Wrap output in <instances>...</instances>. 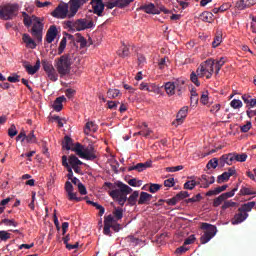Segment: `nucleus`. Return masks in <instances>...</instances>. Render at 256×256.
<instances>
[{"mask_svg":"<svg viewBox=\"0 0 256 256\" xmlns=\"http://www.w3.org/2000/svg\"><path fill=\"white\" fill-rule=\"evenodd\" d=\"M65 191L67 193V197L69 201H75L76 203H79L80 201H83V198L77 197V193L73 192V184H71L70 181H67L65 183Z\"/></svg>","mask_w":256,"mask_h":256,"instance_id":"11","label":"nucleus"},{"mask_svg":"<svg viewBox=\"0 0 256 256\" xmlns=\"http://www.w3.org/2000/svg\"><path fill=\"white\" fill-rule=\"evenodd\" d=\"M229 179H231V177L226 172H224L217 177V183H225L229 181Z\"/></svg>","mask_w":256,"mask_h":256,"instance_id":"48","label":"nucleus"},{"mask_svg":"<svg viewBox=\"0 0 256 256\" xmlns=\"http://www.w3.org/2000/svg\"><path fill=\"white\" fill-rule=\"evenodd\" d=\"M198 181H200V187L202 189H209L210 185H213V183H215V177L203 174L200 178H198Z\"/></svg>","mask_w":256,"mask_h":256,"instance_id":"13","label":"nucleus"},{"mask_svg":"<svg viewBox=\"0 0 256 256\" xmlns=\"http://www.w3.org/2000/svg\"><path fill=\"white\" fill-rule=\"evenodd\" d=\"M73 150L78 157L86 159V161H95V159H97V151H95V147H93V145L85 147L81 143L77 142Z\"/></svg>","mask_w":256,"mask_h":256,"instance_id":"2","label":"nucleus"},{"mask_svg":"<svg viewBox=\"0 0 256 256\" xmlns=\"http://www.w3.org/2000/svg\"><path fill=\"white\" fill-rule=\"evenodd\" d=\"M188 112H189V107H187V106H184L179 110V112L176 116L177 125H181V123H183L185 117H187Z\"/></svg>","mask_w":256,"mask_h":256,"instance_id":"21","label":"nucleus"},{"mask_svg":"<svg viewBox=\"0 0 256 256\" xmlns=\"http://www.w3.org/2000/svg\"><path fill=\"white\" fill-rule=\"evenodd\" d=\"M223 202H225V200L223 199V196L220 195L217 198L214 199L213 201V207H219L220 205L223 204Z\"/></svg>","mask_w":256,"mask_h":256,"instance_id":"61","label":"nucleus"},{"mask_svg":"<svg viewBox=\"0 0 256 256\" xmlns=\"http://www.w3.org/2000/svg\"><path fill=\"white\" fill-rule=\"evenodd\" d=\"M239 191V184H237V187L233 188L230 192H225L222 195V198L224 201H227V199H230V197H235V193Z\"/></svg>","mask_w":256,"mask_h":256,"instance_id":"33","label":"nucleus"},{"mask_svg":"<svg viewBox=\"0 0 256 256\" xmlns=\"http://www.w3.org/2000/svg\"><path fill=\"white\" fill-rule=\"evenodd\" d=\"M119 57H129V47L123 45L122 48L118 51Z\"/></svg>","mask_w":256,"mask_h":256,"instance_id":"43","label":"nucleus"},{"mask_svg":"<svg viewBox=\"0 0 256 256\" xmlns=\"http://www.w3.org/2000/svg\"><path fill=\"white\" fill-rule=\"evenodd\" d=\"M240 195H256V191H253L251 188L242 186L240 189Z\"/></svg>","mask_w":256,"mask_h":256,"instance_id":"44","label":"nucleus"},{"mask_svg":"<svg viewBox=\"0 0 256 256\" xmlns=\"http://www.w3.org/2000/svg\"><path fill=\"white\" fill-rule=\"evenodd\" d=\"M87 1L89 0H70L69 3V7H70V12L68 17L71 19L73 17H75V15H77V12L79 11V9H81V7H83V5H85V3H87Z\"/></svg>","mask_w":256,"mask_h":256,"instance_id":"10","label":"nucleus"},{"mask_svg":"<svg viewBox=\"0 0 256 256\" xmlns=\"http://www.w3.org/2000/svg\"><path fill=\"white\" fill-rule=\"evenodd\" d=\"M27 143H36L37 138L35 137V131H31L28 135H26Z\"/></svg>","mask_w":256,"mask_h":256,"instance_id":"52","label":"nucleus"},{"mask_svg":"<svg viewBox=\"0 0 256 256\" xmlns=\"http://www.w3.org/2000/svg\"><path fill=\"white\" fill-rule=\"evenodd\" d=\"M137 199H139V191H134L129 198H127V201L129 203V205H131L132 207L134 205H136L137 203Z\"/></svg>","mask_w":256,"mask_h":256,"instance_id":"34","label":"nucleus"},{"mask_svg":"<svg viewBox=\"0 0 256 256\" xmlns=\"http://www.w3.org/2000/svg\"><path fill=\"white\" fill-rule=\"evenodd\" d=\"M237 202H233L231 200H224V203L222 205V210L225 211L226 209H229L230 207H236Z\"/></svg>","mask_w":256,"mask_h":256,"instance_id":"50","label":"nucleus"},{"mask_svg":"<svg viewBox=\"0 0 256 256\" xmlns=\"http://www.w3.org/2000/svg\"><path fill=\"white\" fill-rule=\"evenodd\" d=\"M161 187H162V185H160V184L151 183L150 186H149L148 191L150 193H157V191H159L161 189Z\"/></svg>","mask_w":256,"mask_h":256,"instance_id":"58","label":"nucleus"},{"mask_svg":"<svg viewBox=\"0 0 256 256\" xmlns=\"http://www.w3.org/2000/svg\"><path fill=\"white\" fill-rule=\"evenodd\" d=\"M18 131H17V127L15 126V124H12L10 126V128L8 129V135L9 137H15L17 135Z\"/></svg>","mask_w":256,"mask_h":256,"instance_id":"60","label":"nucleus"},{"mask_svg":"<svg viewBox=\"0 0 256 256\" xmlns=\"http://www.w3.org/2000/svg\"><path fill=\"white\" fill-rule=\"evenodd\" d=\"M247 217H249V214L243 211H238V213H236L231 221L232 225H239V223H243V221H245V219H247Z\"/></svg>","mask_w":256,"mask_h":256,"instance_id":"15","label":"nucleus"},{"mask_svg":"<svg viewBox=\"0 0 256 256\" xmlns=\"http://www.w3.org/2000/svg\"><path fill=\"white\" fill-rule=\"evenodd\" d=\"M124 241H126V243H129V245L132 247H137V245H139V238H136L133 235L127 236Z\"/></svg>","mask_w":256,"mask_h":256,"instance_id":"35","label":"nucleus"},{"mask_svg":"<svg viewBox=\"0 0 256 256\" xmlns=\"http://www.w3.org/2000/svg\"><path fill=\"white\" fill-rule=\"evenodd\" d=\"M200 229L205 231L204 235L200 237V242L202 245H205V243H209L214 238V236L217 235V226L213 224L202 222Z\"/></svg>","mask_w":256,"mask_h":256,"instance_id":"4","label":"nucleus"},{"mask_svg":"<svg viewBox=\"0 0 256 256\" xmlns=\"http://www.w3.org/2000/svg\"><path fill=\"white\" fill-rule=\"evenodd\" d=\"M104 185L105 187H108V189H114L109 193V195L110 197H112V199H114V201H117L118 204L121 205L122 207L127 202V195L133 192V189L129 187L127 184H124L123 182L116 183V186L119 189H115V184L110 182H105Z\"/></svg>","mask_w":256,"mask_h":256,"instance_id":"1","label":"nucleus"},{"mask_svg":"<svg viewBox=\"0 0 256 256\" xmlns=\"http://www.w3.org/2000/svg\"><path fill=\"white\" fill-rule=\"evenodd\" d=\"M62 165H63V167H66V169L68 171L67 177H68V179L71 180L73 178V168L71 166H69V162H67L66 155L62 156Z\"/></svg>","mask_w":256,"mask_h":256,"instance_id":"30","label":"nucleus"},{"mask_svg":"<svg viewBox=\"0 0 256 256\" xmlns=\"http://www.w3.org/2000/svg\"><path fill=\"white\" fill-rule=\"evenodd\" d=\"M230 106L233 109H241V107H243V102H241V100L234 99L231 101Z\"/></svg>","mask_w":256,"mask_h":256,"instance_id":"53","label":"nucleus"},{"mask_svg":"<svg viewBox=\"0 0 256 256\" xmlns=\"http://www.w3.org/2000/svg\"><path fill=\"white\" fill-rule=\"evenodd\" d=\"M66 47H67V38L63 37L60 42V46L58 48V55H61L65 51Z\"/></svg>","mask_w":256,"mask_h":256,"instance_id":"47","label":"nucleus"},{"mask_svg":"<svg viewBox=\"0 0 256 256\" xmlns=\"http://www.w3.org/2000/svg\"><path fill=\"white\" fill-rule=\"evenodd\" d=\"M48 75V78L50 79V81H57L59 79V75L57 74V71H55V68L49 72H46Z\"/></svg>","mask_w":256,"mask_h":256,"instance_id":"45","label":"nucleus"},{"mask_svg":"<svg viewBox=\"0 0 256 256\" xmlns=\"http://www.w3.org/2000/svg\"><path fill=\"white\" fill-rule=\"evenodd\" d=\"M204 67L206 69V73H214L215 69V59H208L204 62Z\"/></svg>","mask_w":256,"mask_h":256,"instance_id":"31","label":"nucleus"},{"mask_svg":"<svg viewBox=\"0 0 256 256\" xmlns=\"http://www.w3.org/2000/svg\"><path fill=\"white\" fill-rule=\"evenodd\" d=\"M113 215L115 217V219H117L118 221L120 219H123V209L121 208H116L114 211H113Z\"/></svg>","mask_w":256,"mask_h":256,"instance_id":"56","label":"nucleus"},{"mask_svg":"<svg viewBox=\"0 0 256 256\" xmlns=\"http://www.w3.org/2000/svg\"><path fill=\"white\" fill-rule=\"evenodd\" d=\"M32 19L34 24L32 26L31 34L38 43H41V41H43V23H41V18L35 15H32Z\"/></svg>","mask_w":256,"mask_h":256,"instance_id":"7","label":"nucleus"},{"mask_svg":"<svg viewBox=\"0 0 256 256\" xmlns=\"http://www.w3.org/2000/svg\"><path fill=\"white\" fill-rule=\"evenodd\" d=\"M201 199H203V197L201 196V194H197L196 196L187 199V200H186V203H197V202H199Z\"/></svg>","mask_w":256,"mask_h":256,"instance_id":"63","label":"nucleus"},{"mask_svg":"<svg viewBox=\"0 0 256 256\" xmlns=\"http://www.w3.org/2000/svg\"><path fill=\"white\" fill-rule=\"evenodd\" d=\"M119 95H121V91H119V89H109L107 92V97H109V99H115L119 97Z\"/></svg>","mask_w":256,"mask_h":256,"instance_id":"40","label":"nucleus"},{"mask_svg":"<svg viewBox=\"0 0 256 256\" xmlns=\"http://www.w3.org/2000/svg\"><path fill=\"white\" fill-rule=\"evenodd\" d=\"M253 207H255V201L247 202L243 204L240 208H238V211H242L243 213H249Z\"/></svg>","mask_w":256,"mask_h":256,"instance_id":"32","label":"nucleus"},{"mask_svg":"<svg viewBox=\"0 0 256 256\" xmlns=\"http://www.w3.org/2000/svg\"><path fill=\"white\" fill-rule=\"evenodd\" d=\"M19 15V4L7 3L0 6V19L2 21H11Z\"/></svg>","mask_w":256,"mask_h":256,"instance_id":"3","label":"nucleus"},{"mask_svg":"<svg viewBox=\"0 0 256 256\" xmlns=\"http://www.w3.org/2000/svg\"><path fill=\"white\" fill-rule=\"evenodd\" d=\"M173 83L177 91V95L181 97V95H183V91H185V78H178Z\"/></svg>","mask_w":256,"mask_h":256,"instance_id":"16","label":"nucleus"},{"mask_svg":"<svg viewBox=\"0 0 256 256\" xmlns=\"http://www.w3.org/2000/svg\"><path fill=\"white\" fill-rule=\"evenodd\" d=\"M235 159L239 163H245V161H247V154H245V153H242V154L235 153Z\"/></svg>","mask_w":256,"mask_h":256,"instance_id":"57","label":"nucleus"},{"mask_svg":"<svg viewBox=\"0 0 256 256\" xmlns=\"http://www.w3.org/2000/svg\"><path fill=\"white\" fill-rule=\"evenodd\" d=\"M8 239H11V233L1 230L0 231V241H8Z\"/></svg>","mask_w":256,"mask_h":256,"instance_id":"54","label":"nucleus"},{"mask_svg":"<svg viewBox=\"0 0 256 256\" xmlns=\"http://www.w3.org/2000/svg\"><path fill=\"white\" fill-rule=\"evenodd\" d=\"M227 187H229V185L225 184L223 186L216 187L214 190H209L206 193V197H212V195H219V193H223V191H227Z\"/></svg>","mask_w":256,"mask_h":256,"instance_id":"24","label":"nucleus"},{"mask_svg":"<svg viewBox=\"0 0 256 256\" xmlns=\"http://www.w3.org/2000/svg\"><path fill=\"white\" fill-rule=\"evenodd\" d=\"M165 203H167V205H170V206L177 205V203H179V198L176 195L171 199L165 200Z\"/></svg>","mask_w":256,"mask_h":256,"instance_id":"64","label":"nucleus"},{"mask_svg":"<svg viewBox=\"0 0 256 256\" xmlns=\"http://www.w3.org/2000/svg\"><path fill=\"white\" fill-rule=\"evenodd\" d=\"M164 89L167 93V95H169V97H173V95H175V84L173 82H166L164 84Z\"/></svg>","mask_w":256,"mask_h":256,"instance_id":"29","label":"nucleus"},{"mask_svg":"<svg viewBox=\"0 0 256 256\" xmlns=\"http://www.w3.org/2000/svg\"><path fill=\"white\" fill-rule=\"evenodd\" d=\"M151 199H153V195L147 192H141L138 199V205H149Z\"/></svg>","mask_w":256,"mask_h":256,"instance_id":"19","label":"nucleus"},{"mask_svg":"<svg viewBox=\"0 0 256 256\" xmlns=\"http://www.w3.org/2000/svg\"><path fill=\"white\" fill-rule=\"evenodd\" d=\"M242 101H244L246 109L248 110L256 107V99L252 98L249 94L242 95Z\"/></svg>","mask_w":256,"mask_h":256,"instance_id":"20","label":"nucleus"},{"mask_svg":"<svg viewBox=\"0 0 256 256\" xmlns=\"http://www.w3.org/2000/svg\"><path fill=\"white\" fill-rule=\"evenodd\" d=\"M71 11V8L68 3H62L59 4L54 11L51 13L52 17H55V19H70L69 13Z\"/></svg>","mask_w":256,"mask_h":256,"instance_id":"8","label":"nucleus"},{"mask_svg":"<svg viewBox=\"0 0 256 256\" xmlns=\"http://www.w3.org/2000/svg\"><path fill=\"white\" fill-rule=\"evenodd\" d=\"M199 19L204 21V23H212L213 22V13L209 11H204L200 14Z\"/></svg>","mask_w":256,"mask_h":256,"instance_id":"28","label":"nucleus"},{"mask_svg":"<svg viewBox=\"0 0 256 256\" xmlns=\"http://www.w3.org/2000/svg\"><path fill=\"white\" fill-rule=\"evenodd\" d=\"M67 163L68 165L73 168V167H76V166H79V165H83V162L81 160H79V158L75 155H70L68 158H67Z\"/></svg>","mask_w":256,"mask_h":256,"instance_id":"26","label":"nucleus"},{"mask_svg":"<svg viewBox=\"0 0 256 256\" xmlns=\"http://www.w3.org/2000/svg\"><path fill=\"white\" fill-rule=\"evenodd\" d=\"M225 57H221L219 60H215V74L219 75V72L221 71V67H223V65H225Z\"/></svg>","mask_w":256,"mask_h":256,"instance_id":"37","label":"nucleus"},{"mask_svg":"<svg viewBox=\"0 0 256 256\" xmlns=\"http://www.w3.org/2000/svg\"><path fill=\"white\" fill-rule=\"evenodd\" d=\"M190 81L196 85V87H199L201 83L199 82V78L195 72H192L190 74Z\"/></svg>","mask_w":256,"mask_h":256,"instance_id":"55","label":"nucleus"},{"mask_svg":"<svg viewBox=\"0 0 256 256\" xmlns=\"http://www.w3.org/2000/svg\"><path fill=\"white\" fill-rule=\"evenodd\" d=\"M222 42H223V36H222L221 32H217V34L212 42V47L215 49V48L219 47Z\"/></svg>","mask_w":256,"mask_h":256,"instance_id":"36","label":"nucleus"},{"mask_svg":"<svg viewBox=\"0 0 256 256\" xmlns=\"http://www.w3.org/2000/svg\"><path fill=\"white\" fill-rule=\"evenodd\" d=\"M151 164V161H147L145 163H138L134 166H130L128 168V171H138L139 173H141L142 171H145V169H149V167H151Z\"/></svg>","mask_w":256,"mask_h":256,"instance_id":"17","label":"nucleus"},{"mask_svg":"<svg viewBox=\"0 0 256 256\" xmlns=\"http://www.w3.org/2000/svg\"><path fill=\"white\" fill-rule=\"evenodd\" d=\"M137 11H144V13H147L148 15H160L161 13H165V15H169L171 11L167 10L165 6L160 5L155 7V4L149 3V4H144L137 8Z\"/></svg>","mask_w":256,"mask_h":256,"instance_id":"6","label":"nucleus"},{"mask_svg":"<svg viewBox=\"0 0 256 256\" xmlns=\"http://www.w3.org/2000/svg\"><path fill=\"white\" fill-rule=\"evenodd\" d=\"M1 223H3L4 225H6L7 227H17V225H19L15 219H2Z\"/></svg>","mask_w":256,"mask_h":256,"instance_id":"41","label":"nucleus"},{"mask_svg":"<svg viewBox=\"0 0 256 256\" xmlns=\"http://www.w3.org/2000/svg\"><path fill=\"white\" fill-rule=\"evenodd\" d=\"M42 66L46 73H49V71H53L55 68L53 67V64H51L47 60H42Z\"/></svg>","mask_w":256,"mask_h":256,"instance_id":"42","label":"nucleus"},{"mask_svg":"<svg viewBox=\"0 0 256 256\" xmlns=\"http://www.w3.org/2000/svg\"><path fill=\"white\" fill-rule=\"evenodd\" d=\"M63 101H67V98L65 96H60L56 98L53 104L54 111H61L63 109Z\"/></svg>","mask_w":256,"mask_h":256,"instance_id":"27","label":"nucleus"},{"mask_svg":"<svg viewBox=\"0 0 256 256\" xmlns=\"http://www.w3.org/2000/svg\"><path fill=\"white\" fill-rule=\"evenodd\" d=\"M93 27H95V23H93V20H88L87 18H80L73 24L75 31H85V29H93Z\"/></svg>","mask_w":256,"mask_h":256,"instance_id":"9","label":"nucleus"},{"mask_svg":"<svg viewBox=\"0 0 256 256\" xmlns=\"http://www.w3.org/2000/svg\"><path fill=\"white\" fill-rule=\"evenodd\" d=\"M56 37H57V26L52 25V26H50V28L48 29V31L46 33V41H47V43L54 42Z\"/></svg>","mask_w":256,"mask_h":256,"instance_id":"18","label":"nucleus"},{"mask_svg":"<svg viewBox=\"0 0 256 256\" xmlns=\"http://www.w3.org/2000/svg\"><path fill=\"white\" fill-rule=\"evenodd\" d=\"M206 167L207 169H217V167H219V159L212 158L211 160L208 161Z\"/></svg>","mask_w":256,"mask_h":256,"instance_id":"39","label":"nucleus"},{"mask_svg":"<svg viewBox=\"0 0 256 256\" xmlns=\"http://www.w3.org/2000/svg\"><path fill=\"white\" fill-rule=\"evenodd\" d=\"M63 149H66V151H75V144L73 143V139L69 136L64 137V141L62 142Z\"/></svg>","mask_w":256,"mask_h":256,"instance_id":"22","label":"nucleus"},{"mask_svg":"<svg viewBox=\"0 0 256 256\" xmlns=\"http://www.w3.org/2000/svg\"><path fill=\"white\" fill-rule=\"evenodd\" d=\"M251 121H248L245 125L240 127V131L241 133H249V131H251Z\"/></svg>","mask_w":256,"mask_h":256,"instance_id":"59","label":"nucleus"},{"mask_svg":"<svg viewBox=\"0 0 256 256\" xmlns=\"http://www.w3.org/2000/svg\"><path fill=\"white\" fill-rule=\"evenodd\" d=\"M197 187V181L195 180H189L184 184V189H189L190 191H193Z\"/></svg>","mask_w":256,"mask_h":256,"instance_id":"46","label":"nucleus"},{"mask_svg":"<svg viewBox=\"0 0 256 256\" xmlns=\"http://www.w3.org/2000/svg\"><path fill=\"white\" fill-rule=\"evenodd\" d=\"M133 1L135 0H116V4L118 9H125V7H129Z\"/></svg>","mask_w":256,"mask_h":256,"instance_id":"38","label":"nucleus"},{"mask_svg":"<svg viewBox=\"0 0 256 256\" xmlns=\"http://www.w3.org/2000/svg\"><path fill=\"white\" fill-rule=\"evenodd\" d=\"M236 9L239 11H243V9H247V2L246 0H238L235 4Z\"/></svg>","mask_w":256,"mask_h":256,"instance_id":"49","label":"nucleus"},{"mask_svg":"<svg viewBox=\"0 0 256 256\" xmlns=\"http://www.w3.org/2000/svg\"><path fill=\"white\" fill-rule=\"evenodd\" d=\"M90 5H92L93 13L98 17L103 16V11H105V4L103 0H91Z\"/></svg>","mask_w":256,"mask_h":256,"instance_id":"12","label":"nucleus"},{"mask_svg":"<svg viewBox=\"0 0 256 256\" xmlns=\"http://www.w3.org/2000/svg\"><path fill=\"white\" fill-rule=\"evenodd\" d=\"M152 131L150 129L142 130L139 132L134 133V137H137V135H143V137H149L151 135Z\"/></svg>","mask_w":256,"mask_h":256,"instance_id":"62","label":"nucleus"},{"mask_svg":"<svg viewBox=\"0 0 256 256\" xmlns=\"http://www.w3.org/2000/svg\"><path fill=\"white\" fill-rule=\"evenodd\" d=\"M23 66L29 75H35V73H37L41 68V60L38 59L34 66L27 64V62H24Z\"/></svg>","mask_w":256,"mask_h":256,"instance_id":"14","label":"nucleus"},{"mask_svg":"<svg viewBox=\"0 0 256 256\" xmlns=\"http://www.w3.org/2000/svg\"><path fill=\"white\" fill-rule=\"evenodd\" d=\"M22 41L26 44L27 47L30 49H35L37 47V44L35 43V40L29 36V34H23Z\"/></svg>","mask_w":256,"mask_h":256,"instance_id":"25","label":"nucleus"},{"mask_svg":"<svg viewBox=\"0 0 256 256\" xmlns=\"http://www.w3.org/2000/svg\"><path fill=\"white\" fill-rule=\"evenodd\" d=\"M99 129V126H97V124H95V122L90 121L87 122L84 128V133L85 135H89V133H97V130Z\"/></svg>","mask_w":256,"mask_h":256,"instance_id":"23","label":"nucleus"},{"mask_svg":"<svg viewBox=\"0 0 256 256\" xmlns=\"http://www.w3.org/2000/svg\"><path fill=\"white\" fill-rule=\"evenodd\" d=\"M128 185H130L131 187H141L143 185V181H137V178H133L128 181Z\"/></svg>","mask_w":256,"mask_h":256,"instance_id":"51","label":"nucleus"},{"mask_svg":"<svg viewBox=\"0 0 256 256\" xmlns=\"http://www.w3.org/2000/svg\"><path fill=\"white\" fill-rule=\"evenodd\" d=\"M56 69L61 77H65V75L71 73V59L69 58V55L64 54L58 58Z\"/></svg>","mask_w":256,"mask_h":256,"instance_id":"5","label":"nucleus"}]
</instances>
